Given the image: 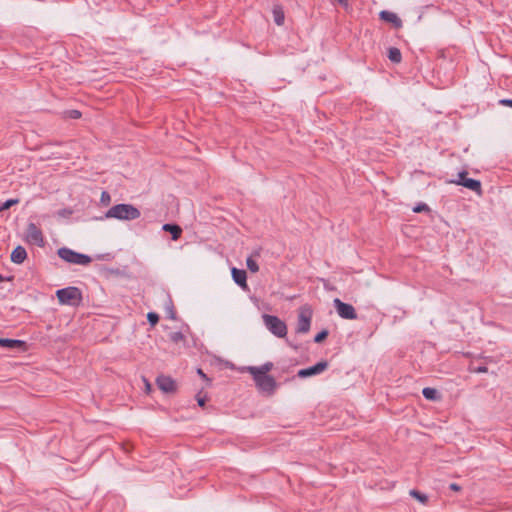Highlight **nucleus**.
Returning <instances> with one entry per match:
<instances>
[{
	"mask_svg": "<svg viewBox=\"0 0 512 512\" xmlns=\"http://www.w3.org/2000/svg\"><path fill=\"white\" fill-rule=\"evenodd\" d=\"M26 240L29 243L39 247L44 246V237L42 231L34 223H29L27 227Z\"/></svg>",
	"mask_w": 512,
	"mask_h": 512,
	"instance_id": "9",
	"label": "nucleus"
},
{
	"mask_svg": "<svg viewBox=\"0 0 512 512\" xmlns=\"http://www.w3.org/2000/svg\"><path fill=\"white\" fill-rule=\"evenodd\" d=\"M56 297L61 305L78 307L82 300V291L75 286H69L56 291Z\"/></svg>",
	"mask_w": 512,
	"mask_h": 512,
	"instance_id": "2",
	"label": "nucleus"
},
{
	"mask_svg": "<svg viewBox=\"0 0 512 512\" xmlns=\"http://www.w3.org/2000/svg\"><path fill=\"white\" fill-rule=\"evenodd\" d=\"M58 215L59 216H67V215H71L72 214V211L69 210V209H62V210H59L58 212Z\"/></svg>",
	"mask_w": 512,
	"mask_h": 512,
	"instance_id": "34",
	"label": "nucleus"
},
{
	"mask_svg": "<svg viewBox=\"0 0 512 512\" xmlns=\"http://www.w3.org/2000/svg\"><path fill=\"white\" fill-rule=\"evenodd\" d=\"M64 115L69 119H79L82 116L81 112L75 109L65 111Z\"/></svg>",
	"mask_w": 512,
	"mask_h": 512,
	"instance_id": "27",
	"label": "nucleus"
},
{
	"mask_svg": "<svg viewBox=\"0 0 512 512\" xmlns=\"http://www.w3.org/2000/svg\"><path fill=\"white\" fill-rule=\"evenodd\" d=\"M57 254L69 264L87 266L92 262V258L89 255L79 253L68 247L59 248Z\"/></svg>",
	"mask_w": 512,
	"mask_h": 512,
	"instance_id": "3",
	"label": "nucleus"
},
{
	"mask_svg": "<svg viewBox=\"0 0 512 512\" xmlns=\"http://www.w3.org/2000/svg\"><path fill=\"white\" fill-rule=\"evenodd\" d=\"M9 280H11V277H4L3 275L0 274V282L9 281Z\"/></svg>",
	"mask_w": 512,
	"mask_h": 512,
	"instance_id": "40",
	"label": "nucleus"
},
{
	"mask_svg": "<svg viewBox=\"0 0 512 512\" xmlns=\"http://www.w3.org/2000/svg\"><path fill=\"white\" fill-rule=\"evenodd\" d=\"M469 371L473 372V373L480 374V373H486L488 371V368L485 365L474 366L473 364H470Z\"/></svg>",
	"mask_w": 512,
	"mask_h": 512,
	"instance_id": "29",
	"label": "nucleus"
},
{
	"mask_svg": "<svg viewBox=\"0 0 512 512\" xmlns=\"http://www.w3.org/2000/svg\"><path fill=\"white\" fill-rule=\"evenodd\" d=\"M246 265H247V268L253 272V273H256L259 271V265L258 263L252 258V257H248L247 260H246Z\"/></svg>",
	"mask_w": 512,
	"mask_h": 512,
	"instance_id": "23",
	"label": "nucleus"
},
{
	"mask_svg": "<svg viewBox=\"0 0 512 512\" xmlns=\"http://www.w3.org/2000/svg\"><path fill=\"white\" fill-rule=\"evenodd\" d=\"M263 323L266 329L278 338H284L287 335V325L278 316L263 314Z\"/></svg>",
	"mask_w": 512,
	"mask_h": 512,
	"instance_id": "4",
	"label": "nucleus"
},
{
	"mask_svg": "<svg viewBox=\"0 0 512 512\" xmlns=\"http://www.w3.org/2000/svg\"><path fill=\"white\" fill-rule=\"evenodd\" d=\"M328 365L329 364L326 360L319 361L310 367L300 369L297 372V376L299 378H308V377H312V376L321 374L328 368Z\"/></svg>",
	"mask_w": 512,
	"mask_h": 512,
	"instance_id": "8",
	"label": "nucleus"
},
{
	"mask_svg": "<svg viewBox=\"0 0 512 512\" xmlns=\"http://www.w3.org/2000/svg\"><path fill=\"white\" fill-rule=\"evenodd\" d=\"M163 231L171 234L172 240H178L182 234V228L175 223H166L162 226Z\"/></svg>",
	"mask_w": 512,
	"mask_h": 512,
	"instance_id": "17",
	"label": "nucleus"
},
{
	"mask_svg": "<svg viewBox=\"0 0 512 512\" xmlns=\"http://www.w3.org/2000/svg\"><path fill=\"white\" fill-rule=\"evenodd\" d=\"M197 374H198L201 378H203L204 380H206V381L210 382V379L207 377V375L203 372V370H202V369L198 368V369H197Z\"/></svg>",
	"mask_w": 512,
	"mask_h": 512,
	"instance_id": "35",
	"label": "nucleus"
},
{
	"mask_svg": "<svg viewBox=\"0 0 512 512\" xmlns=\"http://www.w3.org/2000/svg\"><path fill=\"white\" fill-rule=\"evenodd\" d=\"M273 367L274 364L272 362H266L261 366H248L246 367V370L250 374L269 375L268 372H270Z\"/></svg>",
	"mask_w": 512,
	"mask_h": 512,
	"instance_id": "16",
	"label": "nucleus"
},
{
	"mask_svg": "<svg viewBox=\"0 0 512 512\" xmlns=\"http://www.w3.org/2000/svg\"><path fill=\"white\" fill-rule=\"evenodd\" d=\"M273 16L277 25H282L284 23V13L280 8H275L273 10Z\"/></svg>",
	"mask_w": 512,
	"mask_h": 512,
	"instance_id": "22",
	"label": "nucleus"
},
{
	"mask_svg": "<svg viewBox=\"0 0 512 512\" xmlns=\"http://www.w3.org/2000/svg\"><path fill=\"white\" fill-rule=\"evenodd\" d=\"M232 279L233 281L244 291H248L249 287L247 284V273L243 269H238L233 267L231 269Z\"/></svg>",
	"mask_w": 512,
	"mask_h": 512,
	"instance_id": "11",
	"label": "nucleus"
},
{
	"mask_svg": "<svg viewBox=\"0 0 512 512\" xmlns=\"http://www.w3.org/2000/svg\"><path fill=\"white\" fill-rule=\"evenodd\" d=\"M379 18L382 21L391 23L394 28L399 29L402 27L403 23L402 20L398 17V15L394 12L388 11V10H382L379 13Z\"/></svg>",
	"mask_w": 512,
	"mask_h": 512,
	"instance_id": "13",
	"label": "nucleus"
},
{
	"mask_svg": "<svg viewBox=\"0 0 512 512\" xmlns=\"http://www.w3.org/2000/svg\"><path fill=\"white\" fill-rule=\"evenodd\" d=\"M410 495L417 499L419 502H421L422 504H425L427 501H428V497L426 494L424 493H421L420 491L416 490V489H412L410 490Z\"/></svg>",
	"mask_w": 512,
	"mask_h": 512,
	"instance_id": "20",
	"label": "nucleus"
},
{
	"mask_svg": "<svg viewBox=\"0 0 512 512\" xmlns=\"http://www.w3.org/2000/svg\"><path fill=\"white\" fill-rule=\"evenodd\" d=\"M334 307L338 313V315L347 320H355L357 319V313L355 308L349 304L341 301L339 298L334 299L333 301Z\"/></svg>",
	"mask_w": 512,
	"mask_h": 512,
	"instance_id": "7",
	"label": "nucleus"
},
{
	"mask_svg": "<svg viewBox=\"0 0 512 512\" xmlns=\"http://www.w3.org/2000/svg\"><path fill=\"white\" fill-rule=\"evenodd\" d=\"M197 403L200 407H204L206 403V397H201L199 394L197 395Z\"/></svg>",
	"mask_w": 512,
	"mask_h": 512,
	"instance_id": "33",
	"label": "nucleus"
},
{
	"mask_svg": "<svg viewBox=\"0 0 512 512\" xmlns=\"http://www.w3.org/2000/svg\"><path fill=\"white\" fill-rule=\"evenodd\" d=\"M312 311L309 307H301L298 313L296 333H308L311 327Z\"/></svg>",
	"mask_w": 512,
	"mask_h": 512,
	"instance_id": "6",
	"label": "nucleus"
},
{
	"mask_svg": "<svg viewBox=\"0 0 512 512\" xmlns=\"http://www.w3.org/2000/svg\"><path fill=\"white\" fill-rule=\"evenodd\" d=\"M450 183L461 185L471 191L476 192L477 194L482 193L481 182L477 179L467 178L462 180H451Z\"/></svg>",
	"mask_w": 512,
	"mask_h": 512,
	"instance_id": "12",
	"label": "nucleus"
},
{
	"mask_svg": "<svg viewBox=\"0 0 512 512\" xmlns=\"http://www.w3.org/2000/svg\"><path fill=\"white\" fill-rule=\"evenodd\" d=\"M19 202H20V200L18 198H11V199L6 200L5 202H3L0 205V212L8 210L9 208L18 204Z\"/></svg>",
	"mask_w": 512,
	"mask_h": 512,
	"instance_id": "21",
	"label": "nucleus"
},
{
	"mask_svg": "<svg viewBox=\"0 0 512 512\" xmlns=\"http://www.w3.org/2000/svg\"><path fill=\"white\" fill-rule=\"evenodd\" d=\"M144 382H145V387H146V391L149 392L151 391V384L146 380L144 379Z\"/></svg>",
	"mask_w": 512,
	"mask_h": 512,
	"instance_id": "39",
	"label": "nucleus"
},
{
	"mask_svg": "<svg viewBox=\"0 0 512 512\" xmlns=\"http://www.w3.org/2000/svg\"><path fill=\"white\" fill-rule=\"evenodd\" d=\"M467 175H468V172L463 170V171L458 173V179L457 180L467 179L468 178Z\"/></svg>",
	"mask_w": 512,
	"mask_h": 512,
	"instance_id": "36",
	"label": "nucleus"
},
{
	"mask_svg": "<svg viewBox=\"0 0 512 512\" xmlns=\"http://www.w3.org/2000/svg\"><path fill=\"white\" fill-rule=\"evenodd\" d=\"M388 59L392 63H400L402 60V54L401 51L397 47H390L388 49Z\"/></svg>",
	"mask_w": 512,
	"mask_h": 512,
	"instance_id": "18",
	"label": "nucleus"
},
{
	"mask_svg": "<svg viewBox=\"0 0 512 512\" xmlns=\"http://www.w3.org/2000/svg\"><path fill=\"white\" fill-rule=\"evenodd\" d=\"M159 315L155 312H149L147 314V320L151 326H155L159 322Z\"/></svg>",
	"mask_w": 512,
	"mask_h": 512,
	"instance_id": "28",
	"label": "nucleus"
},
{
	"mask_svg": "<svg viewBox=\"0 0 512 512\" xmlns=\"http://www.w3.org/2000/svg\"><path fill=\"white\" fill-rule=\"evenodd\" d=\"M140 210L132 204H116L108 209L104 215L106 219H117L121 221H131L140 218Z\"/></svg>",
	"mask_w": 512,
	"mask_h": 512,
	"instance_id": "1",
	"label": "nucleus"
},
{
	"mask_svg": "<svg viewBox=\"0 0 512 512\" xmlns=\"http://www.w3.org/2000/svg\"><path fill=\"white\" fill-rule=\"evenodd\" d=\"M335 1L344 7H348V0H335Z\"/></svg>",
	"mask_w": 512,
	"mask_h": 512,
	"instance_id": "38",
	"label": "nucleus"
},
{
	"mask_svg": "<svg viewBox=\"0 0 512 512\" xmlns=\"http://www.w3.org/2000/svg\"><path fill=\"white\" fill-rule=\"evenodd\" d=\"M499 104L502 106L512 108V99H508V98L501 99V100H499Z\"/></svg>",
	"mask_w": 512,
	"mask_h": 512,
	"instance_id": "32",
	"label": "nucleus"
},
{
	"mask_svg": "<svg viewBox=\"0 0 512 512\" xmlns=\"http://www.w3.org/2000/svg\"><path fill=\"white\" fill-rule=\"evenodd\" d=\"M26 258H27L26 249L21 245L16 246L12 250L11 255H10V259L14 264H22L26 260Z\"/></svg>",
	"mask_w": 512,
	"mask_h": 512,
	"instance_id": "15",
	"label": "nucleus"
},
{
	"mask_svg": "<svg viewBox=\"0 0 512 512\" xmlns=\"http://www.w3.org/2000/svg\"><path fill=\"white\" fill-rule=\"evenodd\" d=\"M329 335L328 330L323 329L320 332H318L314 337L315 343H322Z\"/></svg>",
	"mask_w": 512,
	"mask_h": 512,
	"instance_id": "24",
	"label": "nucleus"
},
{
	"mask_svg": "<svg viewBox=\"0 0 512 512\" xmlns=\"http://www.w3.org/2000/svg\"><path fill=\"white\" fill-rule=\"evenodd\" d=\"M111 201V196L110 194L107 192V191H103L101 193V198H100V202L103 204V205H108Z\"/></svg>",
	"mask_w": 512,
	"mask_h": 512,
	"instance_id": "31",
	"label": "nucleus"
},
{
	"mask_svg": "<svg viewBox=\"0 0 512 512\" xmlns=\"http://www.w3.org/2000/svg\"><path fill=\"white\" fill-rule=\"evenodd\" d=\"M0 347L10 350H24L26 342L18 339L0 338Z\"/></svg>",
	"mask_w": 512,
	"mask_h": 512,
	"instance_id": "14",
	"label": "nucleus"
},
{
	"mask_svg": "<svg viewBox=\"0 0 512 512\" xmlns=\"http://www.w3.org/2000/svg\"><path fill=\"white\" fill-rule=\"evenodd\" d=\"M430 211V208L427 204L425 203H418L414 208H413V212L415 213H421V212H429Z\"/></svg>",
	"mask_w": 512,
	"mask_h": 512,
	"instance_id": "30",
	"label": "nucleus"
},
{
	"mask_svg": "<svg viewBox=\"0 0 512 512\" xmlns=\"http://www.w3.org/2000/svg\"><path fill=\"white\" fill-rule=\"evenodd\" d=\"M156 384L158 388L163 391L164 393H173L176 391V383L175 381L165 375H160L156 379Z\"/></svg>",
	"mask_w": 512,
	"mask_h": 512,
	"instance_id": "10",
	"label": "nucleus"
},
{
	"mask_svg": "<svg viewBox=\"0 0 512 512\" xmlns=\"http://www.w3.org/2000/svg\"><path fill=\"white\" fill-rule=\"evenodd\" d=\"M255 382L256 387L264 393L269 395L274 394L278 384L273 376L271 375H258L251 374Z\"/></svg>",
	"mask_w": 512,
	"mask_h": 512,
	"instance_id": "5",
	"label": "nucleus"
},
{
	"mask_svg": "<svg viewBox=\"0 0 512 512\" xmlns=\"http://www.w3.org/2000/svg\"><path fill=\"white\" fill-rule=\"evenodd\" d=\"M422 394L425 399L430 401H436L439 399V392L435 388L425 387L422 390Z\"/></svg>",
	"mask_w": 512,
	"mask_h": 512,
	"instance_id": "19",
	"label": "nucleus"
},
{
	"mask_svg": "<svg viewBox=\"0 0 512 512\" xmlns=\"http://www.w3.org/2000/svg\"><path fill=\"white\" fill-rule=\"evenodd\" d=\"M166 311H167L168 317L170 319H172V320L176 319V312L174 310L173 302H172V300L170 298H169L168 304L166 306Z\"/></svg>",
	"mask_w": 512,
	"mask_h": 512,
	"instance_id": "25",
	"label": "nucleus"
},
{
	"mask_svg": "<svg viewBox=\"0 0 512 512\" xmlns=\"http://www.w3.org/2000/svg\"><path fill=\"white\" fill-rule=\"evenodd\" d=\"M169 339L173 342V343H178L180 341H182L184 339V335L182 332L180 331H175V332H171L169 334Z\"/></svg>",
	"mask_w": 512,
	"mask_h": 512,
	"instance_id": "26",
	"label": "nucleus"
},
{
	"mask_svg": "<svg viewBox=\"0 0 512 512\" xmlns=\"http://www.w3.org/2000/svg\"><path fill=\"white\" fill-rule=\"evenodd\" d=\"M449 488L453 491H460L461 490V486L458 485L457 483H451L449 485Z\"/></svg>",
	"mask_w": 512,
	"mask_h": 512,
	"instance_id": "37",
	"label": "nucleus"
}]
</instances>
